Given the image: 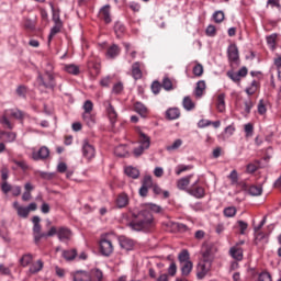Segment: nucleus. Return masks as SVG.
I'll return each mask as SVG.
<instances>
[{"label":"nucleus","mask_w":281,"mask_h":281,"mask_svg":"<svg viewBox=\"0 0 281 281\" xmlns=\"http://www.w3.org/2000/svg\"><path fill=\"white\" fill-rule=\"evenodd\" d=\"M182 104H183V109H186V111H192L195 106L192 99H190V97H184Z\"/></svg>","instance_id":"42"},{"label":"nucleus","mask_w":281,"mask_h":281,"mask_svg":"<svg viewBox=\"0 0 281 281\" xmlns=\"http://www.w3.org/2000/svg\"><path fill=\"white\" fill-rule=\"evenodd\" d=\"M213 20L215 21V23H223V21H225V12L215 11L213 13Z\"/></svg>","instance_id":"51"},{"label":"nucleus","mask_w":281,"mask_h":281,"mask_svg":"<svg viewBox=\"0 0 281 281\" xmlns=\"http://www.w3.org/2000/svg\"><path fill=\"white\" fill-rule=\"evenodd\" d=\"M124 171L131 179H139V169L135 167H126Z\"/></svg>","instance_id":"29"},{"label":"nucleus","mask_w":281,"mask_h":281,"mask_svg":"<svg viewBox=\"0 0 281 281\" xmlns=\"http://www.w3.org/2000/svg\"><path fill=\"white\" fill-rule=\"evenodd\" d=\"M134 111L138 113L140 117H146V115H148V109L142 102H136L134 104Z\"/></svg>","instance_id":"19"},{"label":"nucleus","mask_w":281,"mask_h":281,"mask_svg":"<svg viewBox=\"0 0 281 281\" xmlns=\"http://www.w3.org/2000/svg\"><path fill=\"white\" fill-rule=\"evenodd\" d=\"M153 192L156 194V196H162V199H169L170 192L169 191H162L161 187L159 184L153 186Z\"/></svg>","instance_id":"26"},{"label":"nucleus","mask_w":281,"mask_h":281,"mask_svg":"<svg viewBox=\"0 0 281 281\" xmlns=\"http://www.w3.org/2000/svg\"><path fill=\"white\" fill-rule=\"evenodd\" d=\"M56 236V226H52L47 233H40L34 236L35 244L38 245L43 238H52Z\"/></svg>","instance_id":"10"},{"label":"nucleus","mask_w":281,"mask_h":281,"mask_svg":"<svg viewBox=\"0 0 281 281\" xmlns=\"http://www.w3.org/2000/svg\"><path fill=\"white\" fill-rule=\"evenodd\" d=\"M178 260L180 262V265H183L186 262H191L190 261V252L188 250H182L179 255H178Z\"/></svg>","instance_id":"37"},{"label":"nucleus","mask_w":281,"mask_h":281,"mask_svg":"<svg viewBox=\"0 0 281 281\" xmlns=\"http://www.w3.org/2000/svg\"><path fill=\"white\" fill-rule=\"evenodd\" d=\"M74 281H93V279H91V273L80 270L75 272Z\"/></svg>","instance_id":"17"},{"label":"nucleus","mask_w":281,"mask_h":281,"mask_svg":"<svg viewBox=\"0 0 281 281\" xmlns=\"http://www.w3.org/2000/svg\"><path fill=\"white\" fill-rule=\"evenodd\" d=\"M145 150H148V148L143 147L142 145H138L137 147L134 148L133 155L134 157H142Z\"/></svg>","instance_id":"59"},{"label":"nucleus","mask_w":281,"mask_h":281,"mask_svg":"<svg viewBox=\"0 0 281 281\" xmlns=\"http://www.w3.org/2000/svg\"><path fill=\"white\" fill-rule=\"evenodd\" d=\"M257 111L259 115H265L267 113V104L265 103V100H260L257 106Z\"/></svg>","instance_id":"56"},{"label":"nucleus","mask_w":281,"mask_h":281,"mask_svg":"<svg viewBox=\"0 0 281 281\" xmlns=\"http://www.w3.org/2000/svg\"><path fill=\"white\" fill-rule=\"evenodd\" d=\"M55 236H57L59 243H69L71 240V236H74V233L69 227L66 226H55Z\"/></svg>","instance_id":"5"},{"label":"nucleus","mask_w":281,"mask_h":281,"mask_svg":"<svg viewBox=\"0 0 281 281\" xmlns=\"http://www.w3.org/2000/svg\"><path fill=\"white\" fill-rule=\"evenodd\" d=\"M227 76L228 78H231V80H233V82H239L241 78L238 72H234V71H228Z\"/></svg>","instance_id":"64"},{"label":"nucleus","mask_w":281,"mask_h":281,"mask_svg":"<svg viewBox=\"0 0 281 281\" xmlns=\"http://www.w3.org/2000/svg\"><path fill=\"white\" fill-rule=\"evenodd\" d=\"M244 131H245L246 137H251L254 135V124L247 123L244 126Z\"/></svg>","instance_id":"60"},{"label":"nucleus","mask_w":281,"mask_h":281,"mask_svg":"<svg viewBox=\"0 0 281 281\" xmlns=\"http://www.w3.org/2000/svg\"><path fill=\"white\" fill-rule=\"evenodd\" d=\"M193 75L196 76V78H201L203 76V65L196 64L193 67Z\"/></svg>","instance_id":"57"},{"label":"nucleus","mask_w":281,"mask_h":281,"mask_svg":"<svg viewBox=\"0 0 281 281\" xmlns=\"http://www.w3.org/2000/svg\"><path fill=\"white\" fill-rule=\"evenodd\" d=\"M248 193L251 196H260V194H262V187H258V186H250L248 188Z\"/></svg>","instance_id":"38"},{"label":"nucleus","mask_w":281,"mask_h":281,"mask_svg":"<svg viewBox=\"0 0 281 281\" xmlns=\"http://www.w3.org/2000/svg\"><path fill=\"white\" fill-rule=\"evenodd\" d=\"M114 154L116 157H126L128 155V149H126V145H119L115 147Z\"/></svg>","instance_id":"35"},{"label":"nucleus","mask_w":281,"mask_h":281,"mask_svg":"<svg viewBox=\"0 0 281 281\" xmlns=\"http://www.w3.org/2000/svg\"><path fill=\"white\" fill-rule=\"evenodd\" d=\"M244 113H246V115H249V113H251V109H254V101H251V99H248L244 102Z\"/></svg>","instance_id":"54"},{"label":"nucleus","mask_w":281,"mask_h":281,"mask_svg":"<svg viewBox=\"0 0 281 281\" xmlns=\"http://www.w3.org/2000/svg\"><path fill=\"white\" fill-rule=\"evenodd\" d=\"M181 265V274L184 277L190 276L192 273V261H187L186 263H180Z\"/></svg>","instance_id":"30"},{"label":"nucleus","mask_w":281,"mask_h":281,"mask_svg":"<svg viewBox=\"0 0 281 281\" xmlns=\"http://www.w3.org/2000/svg\"><path fill=\"white\" fill-rule=\"evenodd\" d=\"M188 170H192V165H178L176 167V175L179 177V175L188 172Z\"/></svg>","instance_id":"47"},{"label":"nucleus","mask_w":281,"mask_h":281,"mask_svg":"<svg viewBox=\"0 0 281 281\" xmlns=\"http://www.w3.org/2000/svg\"><path fill=\"white\" fill-rule=\"evenodd\" d=\"M153 186H155V184H153V177L145 176L143 181H142V187L150 189V188H153Z\"/></svg>","instance_id":"53"},{"label":"nucleus","mask_w":281,"mask_h":281,"mask_svg":"<svg viewBox=\"0 0 281 281\" xmlns=\"http://www.w3.org/2000/svg\"><path fill=\"white\" fill-rule=\"evenodd\" d=\"M90 278L91 280L93 279L95 281H102V278H104V274L102 273V270L94 268L90 272Z\"/></svg>","instance_id":"36"},{"label":"nucleus","mask_w":281,"mask_h":281,"mask_svg":"<svg viewBox=\"0 0 281 281\" xmlns=\"http://www.w3.org/2000/svg\"><path fill=\"white\" fill-rule=\"evenodd\" d=\"M210 271V263L202 261L198 265V273L196 277L199 280H203L205 276H207V272Z\"/></svg>","instance_id":"15"},{"label":"nucleus","mask_w":281,"mask_h":281,"mask_svg":"<svg viewBox=\"0 0 281 281\" xmlns=\"http://www.w3.org/2000/svg\"><path fill=\"white\" fill-rule=\"evenodd\" d=\"M132 77L134 78V80H142V63L136 61L132 65Z\"/></svg>","instance_id":"16"},{"label":"nucleus","mask_w":281,"mask_h":281,"mask_svg":"<svg viewBox=\"0 0 281 281\" xmlns=\"http://www.w3.org/2000/svg\"><path fill=\"white\" fill-rule=\"evenodd\" d=\"M64 69L71 76H78L80 74V67H78L76 64H67L65 65Z\"/></svg>","instance_id":"28"},{"label":"nucleus","mask_w":281,"mask_h":281,"mask_svg":"<svg viewBox=\"0 0 281 281\" xmlns=\"http://www.w3.org/2000/svg\"><path fill=\"white\" fill-rule=\"evenodd\" d=\"M23 27L29 32H34V30H36V23H34V21H32L31 19H26L23 23Z\"/></svg>","instance_id":"48"},{"label":"nucleus","mask_w":281,"mask_h":281,"mask_svg":"<svg viewBox=\"0 0 281 281\" xmlns=\"http://www.w3.org/2000/svg\"><path fill=\"white\" fill-rule=\"evenodd\" d=\"M236 206H228L224 209L223 214L226 218H234V216H236Z\"/></svg>","instance_id":"40"},{"label":"nucleus","mask_w":281,"mask_h":281,"mask_svg":"<svg viewBox=\"0 0 281 281\" xmlns=\"http://www.w3.org/2000/svg\"><path fill=\"white\" fill-rule=\"evenodd\" d=\"M34 260V257H32V254H26L20 259L21 267H27Z\"/></svg>","instance_id":"46"},{"label":"nucleus","mask_w":281,"mask_h":281,"mask_svg":"<svg viewBox=\"0 0 281 281\" xmlns=\"http://www.w3.org/2000/svg\"><path fill=\"white\" fill-rule=\"evenodd\" d=\"M50 8L53 10V22L56 25H63V20H60V11L54 10V4L53 3H50Z\"/></svg>","instance_id":"41"},{"label":"nucleus","mask_w":281,"mask_h":281,"mask_svg":"<svg viewBox=\"0 0 281 281\" xmlns=\"http://www.w3.org/2000/svg\"><path fill=\"white\" fill-rule=\"evenodd\" d=\"M138 135V144L144 148H150V136L146 135V133L142 132V130H136Z\"/></svg>","instance_id":"12"},{"label":"nucleus","mask_w":281,"mask_h":281,"mask_svg":"<svg viewBox=\"0 0 281 281\" xmlns=\"http://www.w3.org/2000/svg\"><path fill=\"white\" fill-rule=\"evenodd\" d=\"M216 106L220 113H223V111H225V93H220L217 95Z\"/></svg>","instance_id":"32"},{"label":"nucleus","mask_w":281,"mask_h":281,"mask_svg":"<svg viewBox=\"0 0 281 281\" xmlns=\"http://www.w3.org/2000/svg\"><path fill=\"white\" fill-rule=\"evenodd\" d=\"M182 145H183V140H181V138H178L173 142L172 145L167 146V150L169 153L172 150H179V148H181Z\"/></svg>","instance_id":"49"},{"label":"nucleus","mask_w":281,"mask_h":281,"mask_svg":"<svg viewBox=\"0 0 281 281\" xmlns=\"http://www.w3.org/2000/svg\"><path fill=\"white\" fill-rule=\"evenodd\" d=\"M229 254H231L232 258H234V260H237L238 262H240V260H243V248H240L238 246H233L229 249Z\"/></svg>","instance_id":"18"},{"label":"nucleus","mask_w":281,"mask_h":281,"mask_svg":"<svg viewBox=\"0 0 281 281\" xmlns=\"http://www.w3.org/2000/svg\"><path fill=\"white\" fill-rule=\"evenodd\" d=\"M154 218L153 213L148 209H144L138 213L132 214V220L128 223V227L134 232H144L153 227Z\"/></svg>","instance_id":"1"},{"label":"nucleus","mask_w":281,"mask_h":281,"mask_svg":"<svg viewBox=\"0 0 281 281\" xmlns=\"http://www.w3.org/2000/svg\"><path fill=\"white\" fill-rule=\"evenodd\" d=\"M54 65L47 63V68L45 69V74H38L36 83L38 87H43L44 89H50L54 91L56 89V79L54 78Z\"/></svg>","instance_id":"2"},{"label":"nucleus","mask_w":281,"mask_h":281,"mask_svg":"<svg viewBox=\"0 0 281 281\" xmlns=\"http://www.w3.org/2000/svg\"><path fill=\"white\" fill-rule=\"evenodd\" d=\"M260 168V161L250 162L247 165L246 170L249 175H254Z\"/></svg>","instance_id":"45"},{"label":"nucleus","mask_w":281,"mask_h":281,"mask_svg":"<svg viewBox=\"0 0 281 281\" xmlns=\"http://www.w3.org/2000/svg\"><path fill=\"white\" fill-rule=\"evenodd\" d=\"M18 215H20L22 218H27L30 216V209L27 206H16Z\"/></svg>","instance_id":"52"},{"label":"nucleus","mask_w":281,"mask_h":281,"mask_svg":"<svg viewBox=\"0 0 281 281\" xmlns=\"http://www.w3.org/2000/svg\"><path fill=\"white\" fill-rule=\"evenodd\" d=\"M106 113H108V117L110 119L111 123L115 124V121L117 120V112L115 111V108H113L111 102L108 103Z\"/></svg>","instance_id":"23"},{"label":"nucleus","mask_w":281,"mask_h":281,"mask_svg":"<svg viewBox=\"0 0 281 281\" xmlns=\"http://www.w3.org/2000/svg\"><path fill=\"white\" fill-rule=\"evenodd\" d=\"M93 111V102L91 100H87L83 103V113H92Z\"/></svg>","instance_id":"62"},{"label":"nucleus","mask_w":281,"mask_h":281,"mask_svg":"<svg viewBox=\"0 0 281 281\" xmlns=\"http://www.w3.org/2000/svg\"><path fill=\"white\" fill-rule=\"evenodd\" d=\"M61 30H63V24H54V26L50 29L48 41H52V38H54L56 34H59Z\"/></svg>","instance_id":"44"},{"label":"nucleus","mask_w":281,"mask_h":281,"mask_svg":"<svg viewBox=\"0 0 281 281\" xmlns=\"http://www.w3.org/2000/svg\"><path fill=\"white\" fill-rule=\"evenodd\" d=\"M199 181V179L195 180V182L191 186L188 192L191 194V196H194L195 199H203V196H205V189L198 186Z\"/></svg>","instance_id":"8"},{"label":"nucleus","mask_w":281,"mask_h":281,"mask_svg":"<svg viewBox=\"0 0 281 281\" xmlns=\"http://www.w3.org/2000/svg\"><path fill=\"white\" fill-rule=\"evenodd\" d=\"M278 38L277 34H272L267 36V44L269 45L270 48L276 49V41Z\"/></svg>","instance_id":"55"},{"label":"nucleus","mask_w":281,"mask_h":281,"mask_svg":"<svg viewBox=\"0 0 281 281\" xmlns=\"http://www.w3.org/2000/svg\"><path fill=\"white\" fill-rule=\"evenodd\" d=\"M120 246L122 249H125V251H133L135 248V241L128 237H120Z\"/></svg>","instance_id":"13"},{"label":"nucleus","mask_w":281,"mask_h":281,"mask_svg":"<svg viewBox=\"0 0 281 281\" xmlns=\"http://www.w3.org/2000/svg\"><path fill=\"white\" fill-rule=\"evenodd\" d=\"M8 117H13L14 120H23L25 117V113L19 109H10L4 111L3 115L0 117V124H2L4 128L12 131V128H14V124H12Z\"/></svg>","instance_id":"3"},{"label":"nucleus","mask_w":281,"mask_h":281,"mask_svg":"<svg viewBox=\"0 0 281 281\" xmlns=\"http://www.w3.org/2000/svg\"><path fill=\"white\" fill-rule=\"evenodd\" d=\"M83 122H86L87 126H94L95 125V115L91 112H83L82 113Z\"/></svg>","instance_id":"22"},{"label":"nucleus","mask_w":281,"mask_h":281,"mask_svg":"<svg viewBox=\"0 0 281 281\" xmlns=\"http://www.w3.org/2000/svg\"><path fill=\"white\" fill-rule=\"evenodd\" d=\"M258 91V81L252 80L250 87L246 88L247 95H254Z\"/></svg>","instance_id":"43"},{"label":"nucleus","mask_w":281,"mask_h":281,"mask_svg":"<svg viewBox=\"0 0 281 281\" xmlns=\"http://www.w3.org/2000/svg\"><path fill=\"white\" fill-rule=\"evenodd\" d=\"M114 32L117 38H120L124 34V32H126V26H124V23L117 21L114 24Z\"/></svg>","instance_id":"33"},{"label":"nucleus","mask_w":281,"mask_h":281,"mask_svg":"<svg viewBox=\"0 0 281 281\" xmlns=\"http://www.w3.org/2000/svg\"><path fill=\"white\" fill-rule=\"evenodd\" d=\"M202 258L203 262L211 263L212 262V250L210 248H206L202 251Z\"/></svg>","instance_id":"50"},{"label":"nucleus","mask_w":281,"mask_h":281,"mask_svg":"<svg viewBox=\"0 0 281 281\" xmlns=\"http://www.w3.org/2000/svg\"><path fill=\"white\" fill-rule=\"evenodd\" d=\"M126 205H128V195L126 193H121L116 198V207L122 209L126 207Z\"/></svg>","instance_id":"25"},{"label":"nucleus","mask_w":281,"mask_h":281,"mask_svg":"<svg viewBox=\"0 0 281 281\" xmlns=\"http://www.w3.org/2000/svg\"><path fill=\"white\" fill-rule=\"evenodd\" d=\"M206 87L207 86L205 85V80L198 81L194 90L195 97L203 98V93L205 92Z\"/></svg>","instance_id":"21"},{"label":"nucleus","mask_w":281,"mask_h":281,"mask_svg":"<svg viewBox=\"0 0 281 281\" xmlns=\"http://www.w3.org/2000/svg\"><path fill=\"white\" fill-rule=\"evenodd\" d=\"M49 157V148L43 146L37 151L32 153V158L34 161H40V159H47Z\"/></svg>","instance_id":"11"},{"label":"nucleus","mask_w":281,"mask_h":281,"mask_svg":"<svg viewBox=\"0 0 281 281\" xmlns=\"http://www.w3.org/2000/svg\"><path fill=\"white\" fill-rule=\"evenodd\" d=\"M43 260H37L36 262H34L33 265H31L29 271L30 273H38V271H43Z\"/></svg>","instance_id":"34"},{"label":"nucleus","mask_w":281,"mask_h":281,"mask_svg":"<svg viewBox=\"0 0 281 281\" xmlns=\"http://www.w3.org/2000/svg\"><path fill=\"white\" fill-rule=\"evenodd\" d=\"M161 87L165 91H172V81L170 80V78H165L162 80Z\"/></svg>","instance_id":"58"},{"label":"nucleus","mask_w":281,"mask_h":281,"mask_svg":"<svg viewBox=\"0 0 281 281\" xmlns=\"http://www.w3.org/2000/svg\"><path fill=\"white\" fill-rule=\"evenodd\" d=\"M78 256V251L76 249L64 250L63 257L65 260H74Z\"/></svg>","instance_id":"39"},{"label":"nucleus","mask_w":281,"mask_h":281,"mask_svg":"<svg viewBox=\"0 0 281 281\" xmlns=\"http://www.w3.org/2000/svg\"><path fill=\"white\" fill-rule=\"evenodd\" d=\"M99 250L102 256L109 258V256H111V254L114 251L113 241H111V239H109L106 236H101L99 241Z\"/></svg>","instance_id":"4"},{"label":"nucleus","mask_w":281,"mask_h":281,"mask_svg":"<svg viewBox=\"0 0 281 281\" xmlns=\"http://www.w3.org/2000/svg\"><path fill=\"white\" fill-rule=\"evenodd\" d=\"M32 223H33V235L35 236L38 233H41V229H42L41 217H38L37 215L33 216Z\"/></svg>","instance_id":"31"},{"label":"nucleus","mask_w":281,"mask_h":281,"mask_svg":"<svg viewBox=\"0 0 281 281\" xmlns=\"http://www.w3.org/2000/svg\"><path fill=\"white\" fill-rule=\"evenodd\" d=\"M82 155L88 161H91V159L95 158V147L89 143L88 139H85L82 142Z\"/></svg>","instance_id":"6"},{"label":"nucleus","mask_w":281,"mask_h":281,"mask_svg":"<svg viewBox=\"0 0 281 281\" xmlns=\"http://www.w3.org/2000/svg\"><path fill=\"white\" fill-rule=\"evenodd\" d=\"M227 57L232 65H238V63H240V57L238 55V46H236V44H231L228 46Z\"/></svg>","instance_id":"7"},{"label":"nucleus","mask_w":281,"mask_h":281,"mask_svg":"<svg viewBox=\"0 0 281 281\" xmlns=\"http://www.w3.org/2000/svg\"><path fill=\"white\" fill-rule=\"evenodd\" d=\"M161 88L162 86L159 81H154L151 83V91L155 95H158L159 91H161Z\"/></svg>","instance_id":"61"},{"label":"nucleus","mask_w":281,"mask_h":281,"mask_svg":"<svg viewBox=\"0 0 281 281\" xmlns=\"http://www.w3.org/2000/svg\"><path fill=\"white\" fill-rule=\"evenodd\" d=\"M99 19L104 21V23H106V24H109V23H111V21H113L111 19V5L105 4L100 9Z\"/></svg>","instance_id":"9"},{"label":"nucleus","mask_w":281,"mask_h":281,"mask_svg":"<svg viewBox=\"0 0 281 281\" xmlns=\"http://www.w3.org/2000/svg\"><path fill=\"white\" fill-rule=\"evenodd\" d=\"M180 115H181V112L177 108H170L166 111L167 120H178Z\"/></svg>","instance_id":"27"},{"label":"nucleus","mask_w":281,"mask_h":281,"mask_svg":"<svg viewBox=\"0 0 281 281\" xmlns=\"http://www.w3.org/2000/svg\"><path fill=\"white\" fill-rule=\"evenodd\" d=\"M192 175H189L187 177L179 179L177 182V188L179 190H187V188L190 186V180L192 179Z\"/></svg>","instance_id":"20"},{"label":"nucleus","mask_w":281,"mask_h":281,"mask_svg":"<svg viewBox=\"0 0 281 281\" xmlns=\"http://www.w3.org/2000/svg\"><path fill=\"white\" fill-rule=\"evenodd\" d=\"M120 52H122L120 46H117L116 44H113V45L108 47L105 56L110 60H113V59H115V58H117L120 56Z\"/></svg>","instance_id":"14"},{"label":"nucleus","mask_w":281,"mask_h":281,"mask_svg":"<svg viewBox=\"0 0 281 281\" xmlns=\"http://www.w3.org/2000/svg\"><path fill=\"white\" fill-rule=\"evenodd\" d=\"M0 139H2V142L12 143L14 139H16V133L2 131L0 132Z\"/></svg>","instance_id":"24"},{"label":"nucleus","mask_w":281,"mask_h":281,"mask_svg":"<svg viewBox=\"0 0 281 281\" xmlns=\"http://www.w3.org/2000/svg\"><path fill=\"white\" fill-rule=\"evenodd\" d=\"M258 281H272L271 273L267 271L259 273Z\"/></svg>","instance_id":"63"}]
</instances>
